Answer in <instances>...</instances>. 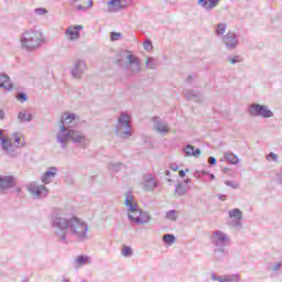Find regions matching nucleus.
Returning a JSON list of instances; mask_svg holds the SVG:
<instances>
[{"label":"nucleus","instance_id":"obj_55","mask_svg":"<svg viewBox=\"0 0 282 282\" xmlns=\"http://www.w3.org/2000/svg\"><path fill=\"white\" fill-rule=\"evenodd\" d=\"M183 184L186 186L187 184H191V178H186L183 181Z\"/></svg>","mask_w":282,"mask_h":282},{"label":"nucleus","instance_id":"obj_45","mask_svg":"<svg viewBox=\"0 0 282 282\" xmlns=\"http://www.w3.org/2000/svg\"><path fill=\"white\" fill-rule=\"evenodd\" d=\"M267 160H273V162H276L279 160V155H276V153L271 152L268 156Z\"/></svg>","mask_w":282,"mask_h":282},{"label":"nucleus","instance_id":"obj_39","mask_svg":"<svg viewBox=\"0 0 282 282\" xmlns=\"http://www.w3.org/2000/svg\"><path fill=\"white\" fill-rule=\"evenodd\" d=\"M12 135L14 138V144L18 147V149L25 145L24 143H21V137H19L18 132H14Z\"/></svg>","mask_w":282,"mask_h":282},{"label":"nucleus","instance_id":"obj_35","mask_svg":"<svg viewBox=\"0 0 282 282\" xmlns=\"http://www.w3.org/2000/svg\"><path fill=\"white\" fill-rule=\"evenodd\" d=\"M239 280V275H225V276H218L219 282H232Z\"/></svg>","mask_w":282,"mask_h":282},{"label":"nucleus","instance_id":"obj_50","mask_svg":"<svg viewBox=\"0 0 282 282\" xmlns=\"http://www.w3.org/2000/svg\"><path fill=\"white\" fill-rule=\"evenodd\" d=\"M73 29L75 32L80 33V30H83V25H75Z\"/></svg>","mask_w":282,"mask_h":282},{"label":"nucleus","instance_id":"obj_13","mask_svg":"<svg viewBox=\"0 0 282 282\" xmlns=\"http://www.w3.org/2000/svg\"><path fill=\"white\" fill-rule=\"evenodd\" d=\"M128 69L131 74H140L142 72V66L140 65V58L132 55L131 52L127 51Z\"/></svg>","mask_w":282,"mask_h":282},{"label":"nucleus","instance_id":"obj_22","mask_svg":"<svg viewBox=\"0 0 282 282\" xmlns=\"http://www.w3.org/2000/svg\"><path fill=\"white\" fill-rule=\"evenodd\" d=\"M185 98L186 100H194V102H202V93L196 90H186Z\"/></svg>","mask_w":282,"mask_h":282},{"label":"nucleus","instance_id":"obj_30","mask_svg":"<svg viewBox=\"0 0 282 282\" xmlns=\"http://www.w3.org/2000/svg\"><path fill=\"white\" fill-rule=\"evenodd\" d=\"M227 28H228V24H226V23H218L216 29H215L216 35L217 36H224V34H226Z\"/></svg>","mask_w":282,"mask_h":282},{"label":"nucleus","instance_id":"obj_27","mask_svg":"<svg viewBox=\"0 0 282 282\" xmlns=\"http://www.w3.org/2000/svg\"><path fill=\"white\" fill-rule=\"evenodd\" d=\"M188 193V186L185 185L184 183H178L175 187V195L177 197H182Z\"/></svg>","mask_w":282,"mask_h":282},{"label":"nucleus","instance_id":"obj_19","mask_svg":"<svg viewBox=\"0 0 282 282\" xmlns=\"http://www.w3.org/2000/svg\"><path fill=\"white\" fill-rule=\"evenodd\" d=\"M56 175H58V169L56 166H52L46 170L41 180L43 184H52V181L54 177H56Z\"/></svg>","mask_w":282,"mask_h":282},{"label":"nucleus","instance_id":"obj_9","mask_svg":"<svg viewBox=\"0 0 282 282\" xmlns=\"http://www.w3.org/2000/svg\"><path fill=\"white\" fill-rule=\"evenodd\" d=\"M223 44L228 52H232L239 46V39L235 32L229 31L223 36Z\"/></svg>","mask_w":282,"mask_h":282},{"label":"nucleus","instance_id":"obj_1","mask_svg":"<svg viewBox=\"0 0 282 282\" xmlns=\"http://www.w3.org/2000/svg\"><path fill=\"white\" fill-rule=\"evenodd\" d=\"M56 138L62 149H67V140H72L73 144L79 149H87V147H89V139H87L83 132L76 130H67L65 126H61Z\"/></svg>","mask_w":282,"mask_h":282},{"label":"nucleus","instance_id":"obj_17","mask_svg":"<svg viewBox=\"0 0 282 282\" xmlns=\"http://www.w3.org/2000/svg\"><path fill=\"white\" fill-rule=\"evenodd\" d=\"M10 188H14V177L0 176V195L6 193V191H10Z\"/></svg>","mask_w":282,"mask_h":282},{"label":"nucleus","instance_id":"obj_37","mask_svg":"<svg viewBox=\"0 0 282 282\" xmlns=\"http://www.w3.org/2000/svg\"><path fill=\"white\" fill-rule=\"evenodd\" d=\"M34 14L37 17H45V14H50V11H47L45 8H36L34 9Z\"/></svg>","mask_w":282,"mask_h":282},{"label":"nucleus","instance_id":"obj_53","mask_svg":"<svg viewBox=\"0 0 282 282\" xmlns=\"http://www.w3.org/2000/svg\"><path fill=\"white\" fill-rule=\"evenodd\" d=\"M178 173L181 177H186V172L184 170H181Z\"/></svg>","mask_w":282,"mask_h":282},{"label":"nucleus","instance_id":"obj_64","mask_svg":"<svg viewBox=\"0 0 282 282\" xmlns=\"http://www.w3.org/2000/svg\"><path fill=\"white\" fill-rule=\"evenodd\" d=\"M185 171H186V173H188V169H186Z\"/></svg>","mask_w":282,"mask_h":282},{"label":"nucleus","instance_id":"obj_8","mask_svg":"<svg viewBox=\"0 0 282 282\" xmlns=\"http://www.w3.org/2000/svg\"><path fill=\"white\" fill-rule=\"evenodd\" d=\"M28 191L34 199H43L50 193V189L45 185H39L34 182L28 185Z\"/></svg>","mask_w":282,"mask_h":282},{"label":"nucleus","instance_id":"obj_57","mask_svg":"<svg viewBox=\"0 0 282 282\" xmlns=\"http://www.w3.org/2000/svg\"><path fill=\"white\" fill-rule=\"evenodd\" d=\"M212 279L213 281H218L219 276H217L216 274H212Z\"/></svg>","mask_w":282,"mask_h":282},{"label":"nucleus","instance_id":"obj_56","mask_svg":"<svg viewBox=\"0 0 282 282\" xmlns=\"http://www.w3.org/2000/svg\"><path fill=\"white\" fill-rule=\"evenodd\" d=\"M94 6V0H88V8H93Z\"/></svg>","mask_w":282,"mask_h":282},{"label":"nucleus","instance_id":"obj_28","mask_svg":"<svg viewBox=\"0 0 282 282\" xmlns=\"http://www.w3.org/2000/svg\"><path fill=\"white\" fill-rule=\"evenodd\" d=\"M18 119L20 122H32V113L28 112V110L21 111L18 115Z\"/></svg>","mask_w":282,"mask_h":282},{"label":"nucleus","instance_id":"obj_14","mask_svg":"<svg viewBox=\"0 0 282 282\" xmlns=\"http://www.w3.org/2000/svg\"><path fill=\"white\" fill-rule=\"evenodd\" d=\"M141 186L143 191L153 192L159 186L158 180H155V176H153L152 174H145L142 177Z\"/></svg>","mask_w":282,"mask_h":282},{"label":"nucleus","instance_id":"obj_2","mask_svg":"<svg viewBox=\"0 0 282 282\" xmlns=\"http://www.w3.org/2000/svg\"><path fill=\"white\" fill-rule=\"evenodd\" d=\"M51 226L55 237H57L59 241L67 243V235H69L72 218H66L63 214L53 213L51 216Z\"/></svg>","mask_w":282,"mask_h":282},{"label":"nucleus","instance_id":"obj_6","mask_svg":"<svg viewBox=\"0 0 282 282\" xmlns=\"http://www.w3.org/2000/svg\"><path fill=\"white\" fill-rule=\"evenodd\" d=\"M115 133L122 140H127L133 135L131 132V117L127 112H121Z\"/></svg>","mask_w":282,"mask_h":282},{"label":"nucleus","instance_id":"obj_46","mask_svg":"<svg viewBox=\"0 0 282 282\" xmlns=\"http://www.w3.org/2000/svg\"><path fill=\"white\" fill-rule=\"evenodd\" d=\"M275 181L280 186H282V170L276 174Z\"/></svg>","mask_w":282,"mask_h":282},{"label":"nucleus","instance_id":"obj_11","mask_svg":"<svg viewBox=\"0 0 282 282\" xmlns=\"http://www.w3.org/2000/svg\"><path fill=\"white\" fill-rule=\"evenodd\" d=\"M61 122L62 127H65L66 130L69 131L67 127L74 129V127H77L78 122H80V118H78L76 113L66 112L62 115Z\"/></svg>","mask_w":282,"mask_h":282},{"label":"nucleus","instance_id":"obj_49","mask_svg":"<svg viewBox=\"0 0 282 282\" xmlns=\"http://www.w3.org/2000/svg\"><path fill=\"white\" fill-rule=\"evenodd\" d=\"M6 119V111L3 109H0V120Z\"/></svg>","mask_w":282,"mask_h":282},{"label":"nucleus","instance_id":"obj_24","mask_svg":"<svg viewBox=\"0 0 282 282\" xmlns=\"http://www.w3.org/2000/svg\"><path fill=\"white\" fill-rule=\"evenodd\" d=\"M0 87L2 89H12V82H10V76L8 74H0Z\"/></svg>","mask_w":282,"mask_h":282},{"label":"nucleus","instance_id":"obj_54","mask_svg":"<svg viewBox=\"0 0 282 282\" xmlns=\"http://www.w3.org/2000/svg\"><path fill=\"white\" fill-rule=\"evenodd\" d=\"M218 199H220L221 202H226V195H224V194L219 195Z\"/></svg>","mask_w":282,"mask_h":282},{"label":"nucleus","instance_id":"obj_4","mask_svg":"<svg viewBox=\"0 0 282 282\" xmlns=\"http://www.w3.org/2000/svg\"><path fill=\"white\" fill-rule=\"evenodd\" d=\"M20 42L23 50L34 52V50H39L43 43V33L36 30L25 31L22 33Z\"/></svg>","mask_w":282,"mask_h":282},{"label":"nucleus","instance_id":"obj_44","mask_svg":"<svg viewBox=\"0 0 282 282\" xmlns=\"http://www.w3.org/2000/svg\"><path fill=\"white\" fill-rule=\"evenodd\" d=\"M225 184H226V186H230V188H234V189L239 188V183L227 181V182H225Z\"/></svg>","mask_w":282,"mask_h":282},{"label":"nucleus","instance_id":"obj_40","mask_svg":"<svg viewBox=\"0 0 282 282\" xmlns=\"http://www.w3.org/2000/svg\"><path fill=\"white\" fill-rule=\"evenodd\" d=\"M143 48L145 52H151L153 50V43L150 40H145L143 43Z\"/></svg>","mask_w":282,"mask_h":282},{"label":"nucleus","instance_id":"obj_20","mask_svg":"<svg viewBox=\"0 0 282 282\" xmlns=\"http://www.w3.org/2000/svg\"><path fill=\"white\" fill-rule=\"evenodd\" d=\"M126 206L128 208V215H135L140 208H138V203H135L133 195L127 194Z\"/></svg>","mask_w":282,"mask_h":282},{"label":"nucleus","instance_id":"obj_43","mask_svg":"<svg viewBox=\"0 0 282 282\" xmlns=\"http://www.w3.org/2000/svg\"><path fill=\"white\" fill-rule=\"evenodd\" d=\"M228 61L231 65H237V63H241V56L236 55L235 57H228Z\"/></svg>","mask_w":282,"mask_h":282},{"label":"nucleus","instance_id":"obj_47","mask_svg":"<svg viewBox=\"0 0 282 282\" xmlns=\"http://www.w3.org/2000/svg\"><path fill=\"white\" fill-rule=\"evenodd\" d=\"M281 265H282V263H281V262H276L275 264H273V265H272V270H273V272L279 271V270L281 269Z\"/></svg>","mask_w":282,"mask_h":282},{"label":"nucleus","instance_id":"obj_63","mask_svg":"<svg viewBox=\"0 0 282 282\" xmlns=\"http://www.w3.org/2000/svg\"><path fill=\"white\" fill-rule=\"evenodd\" d=\"M62 282H69V280H67V279H63V280H62Z\"/></svg>","mask_w":282,"mask_h":282},{"label":"nucleus","instance_id":"obj_21","mask_svg":"<svg viewBox=\"0 0 282 282\" xmlns=\"http://www.w3.org/2000/svg\"><path fill=\"white\" fill-rule=\"evenodd\" d=\"M183 151L185 153V158H199V155H202V150L195 149V147L191 144H187Z\"/></svg>","mask_w":282,"mask_h":282},{"label":"nucleus","instance_id":"obj_3","mask_svg":"<svg viewBox=\"0 0 282 282\" xmlns=\"http://www.w3.org/2000/svg\"><path fill=\"white\" fill-rule=\"evenodd\" d=\"M68 235L80 243L89 241V225L85 220H80V218L73 217L70 218Z\"/></svg>","mask_w":282,"mask_h":282},{"label":"nucleus","instance_id":"obj_36","mask_svg":"<svg viewBox=\"0 0 282 282\" xmlns=\"http://www.w3.org/2000/svg\"><path fill=\"white\" fill-rule=\"evenodd\" d=\"M109 169H110V171H115L116 173H119V171H122V169H124V164H122V163H110Z\"/></svg>","mask_w":282,"mask_h":282},{"label":"nucleus","instance_id":"obj_41","mask_svg":"<svg viewBox=\"0 0 282 282\" xmlns=\"http://www.w3.org/2000/svg\"><path fill=\"white\" fill-rule=\"evenodd\" d=\"M17 100H19V102H25L28 100V94L25 93H19L15 96Z\"/></svg>","mask_w":282,"mask_h":282},{"label":"nucleus","instance_id":"obj_52","mask_svg":"<svg viewBox=\"0 0 282 282\" xmlns=\"http://www.w3.org/2000/svg\"><path fill=\"white\" fill-rule=\"evenodd\" d=\"M76 10L83 11V10H87V8L84 7V6H82V4H78V6L76 7Z\"/></svg>","mask_w":282,"mask_h":282},{"label":"nucleus","instance_id":"obj_16","mask_svg":"<svg viewBox=\"0 0 282 282\" xmlns=\"http://www.w3.org/2000/svg\"><path fill=\"white\" fill-rule=\"evenodd\" d=\"M131 3V0H110L108 2V12H120V10H124L127 6Z\"/></svg>","mask_w":282,"mask_h":282},{"label":"nucleus","instance_id":"obj_48","mask_svg":"<svg viewBox=\"0 0 282 282\" xmlns=\"http://www.w3.org/2000/svg\"><path fill=\"white\" fill-rule=\"evenodd\" d=\"M208 163L212 165V166H215V164H217V159H215L214 156H210L208 159Z\"/></svg>","mask_w":282,"mask_h":282},{"label":"nucleus","instance_id":"obj_15","mask_svg":"<svg viewBox=\"0 0 282 282\" xmlns=\"http://www.w3.org/2000/svg\"><path fill=\"white\" fill-rule=\"evenodd\" d=\"M85 69H87V64L83 59H77L70 69V74L73 78L80 80L83 78V74H85Z\"/></svg>","mask_w":282,"mask_h":282},{"label":"nucleus","instance_id":"obj_51","mask_svg":"<svg viewBox=\"0 0 282 282\" xmlns=\"http://www.w3.org/2000/svg\"><path fill=\"white\" fill-rule=\"evenodd\" d=\"M171 171H177L180 166L177 164L170 165Z\"/></svg>","mask_w":282,"mask_h":282},{"label":"nucleus","instance_id":"obj_29","mask_svg":"<svg viewBox=\"0 0 282 282\" xmlns=\"http://www.w3.org/2000/svg\"><path fill=\"white\" fill-rule=\"evenodd\" d=\"M225 159L229 164L237 165L239 164V156L235 155L232 152L225 153Z\"/></svg>","mask_w":282,"mask_h":282},{"label":"nucleus","instance_id":"obj_32","mask_svg":"<svg viewBox=\"0 0 282 282\" xmlns=\"http://www.w3.org/2000/svg\"><path fill=\"white\" fill-rule=\"evenodd\" d=\"M145 67L148 69H155V67H158V59L153 57H147Z\"/></svg>","mask_w":282,"mask_h":282},{"label":"nucleus","instance_id":"obj_59","mask_svg":"<svg viewBox=\"0 0 282 282\" xmlns=\"http://www.w3.org/2000/svg\"><path fill=\"white\" fill-rule=\"evenodd\" d=\"M80 0H70V3H78Z\"/></svg>","mask_w":282,"mask_h":282},{"label":"nucleus","instance_id":"obj_10","mask_svg":"<svg viewBox=\"0 0 282 282\" xmlns=\"http://www.w3.org/2000/svg\"><path fill=\"white\" fill-rule=\"evenodd\" d=\"M129 221H132L133 224H139L140 226L144 224H149L151 221L152 217L149 215V212H143L139 209L134 215L128 214Z\"/></svg>","mask_w":282,"mask_h":282},{"label":"nucleus","instance_id":"obj_5","mask_svg":"<svg viewBox=\"0 0 282 282\" xmlns=\"http://www.w3.org/2000/svg\"><path fill=\"white\" fill-rule=\"evenodd\" d=\"M212 243L216 247L214 250V257L217 261H221L224 257L228 254L226 252V246L230 243V237L221 230H217L212 236Z\"/></svg>","mask_w":282,"mask_h":282},{"label":"nucleus","instance_id":"obj_58","mask_svg":"<svg viewBox=\"0 0 282 282\" xmlns=\"http://www.w3.org/2000/svg\"><path fill=\"white\" fill-rule=\"evenodd\" d=\"M3 138V130L0 129V140Z\"/></svg>","mask_w":282,"mask_h":282},{"label":"nucleus","instance_id":"obj_25","mask_svg":"<svg viewBox=\"0 0 282 282\" xmlns=\"http://www.w3.org/2000/svg\"><path fill=\"white\" fill-rule=\"evenodd\" d=\"M1 142H2V150L6 151L8 155H12V140L10 138H3L1 137Z\"/></svg>","mask_w":282,"mask_h":282},{"label":"nucleus","instance_id":"obj_60","mask_svg":"<svg viewBox=\"0 0 282 282\" xmlns=\"http://www.w3.org/2000/svg\"><path fill=\"white\" fill-rule=\"evenodd\" d=\"M202 174H203V175H209V173L206 172V171H202Z\"/></svg>","mask_w":282,"mask_h":282},{"label":"nucleus","instance_id":"obj_33","mask_svg":"<svg viewBox=\"0 0 282 282\" xmlns=\"http://www.w3.org/2000/svg\"><path fill=\"white\" fill-rule=\"evenodd\" d=\"M166 219L170 221H177V210L171 209L165 214Z\"/></svg>","mask_w":282,"mask_h":282},{"label":"nucleus","instance_id":"obj_38","mask_svg":"<svg viewBox=\"0 0 282 282\" xmlns=\"http://www.w3.org/2000/svg\"><path fill=\"white\" fill-rule=\"evenodd\" d=\"M163 241L165 243H175V236L171 234H166L163 236Z\"/></svg>","mask_w":282,"mask_h":282},{"label":"nucleus","instance_id":"obj_18","mask_svg":"<svg viewBox=\"0 0 282 282\" xmlns=\"http://www.w3.org/2000/svg\"><path fill=\"white\" fill-rule=\"evenodd\" d=\"M154 130L156 133H170L171 127L164 120L160 119V117H154Z\"/></svg>","mask_w":282,"mask_h":282},{"label":"nucleus","instance_id":"obj_31","mask_svg":"<svg viewBox=\"0 0 282 282\" xmlns=\"http://www.w3.org/2000/svg\"><path fill=\"white\" fill-rule=\"evenodd\" d=\"M91 258L87 257V256H79L75 259V264L77 265V268H80V265H85L86 263H88V261H90Z\"/></svg>","mask_w":282,"mask_h":282},{"label":"nucleus","instance_id":"obj_61","mask_svg":"<svg viewBox=\"0 0 282 282\" xmlns=\"http://www.w3.org/2000/svg\"><path fill=\"white\" fill-rule=\"evenodd\" d=\"M210 180H215V174H209Z\"/></svg>","mask_w":282,"mask_h":282},{"label":"nucleus","instance_id":"obj_12","mask_svg":"<svg viewBox=\"0 0 282 282\" xmlns=\"http://www.w3.org/2000/svg\"><path fill=\"white\" fill-rule=\"evenodd\" d=\"M229 219H232L229 225L231 228H241L243 224L241 223L243 220V212L239 208H234L229 210Z\"/></svg>","mask_w":282,"mask_h":282},{"label":"nucleus","instance_id":"obj_62","mask_svg":"<svg viewBox=\"0 0 282 282\" xmlns=\"http://www.w3.org/2000/svg\"><path fill=\"white\" fill-rule=\"evenodd\" d=\"M165 175H171V171L166 170Z\"/></svg>","mask_w":282,"mask_h":282},{"label":"nucleus","instance_id":"obj_7","mask_svg":"<svg viewBox=\"0 0 282 282\" xmlns=\"http://www.w3.org/2000/svg\"><path fill=\"white\" fill-rule=\"evenodd\" d=\"M248 113L251 118H274V112L270 110L268 105L250 104L248 106Z\"/></svg>","mask_w":282,"mask_h":282},{"label":"nucleus","instance_id":"obj_26","mask_svg":"<svg viewBox=\"0 0 282 282\" xmlns=\"http://www.w3.org/2000/svg\"><path fill=\"white\" fill-rule=\"evenodd\" d=\"M66 36H68V41H78L80 39V33L78 31H75L74 28L68 26L65 31Z\"/></svg>","mask_w":282,"mask_h":282},{"label":"nucleus","instance_id":"obj_42","mask_svg":"<svg viewBox=\"0 0 282 282\" xmlns=\"http://www.w3.org/2000/svg\"><path fill=\"white\" fill-rule=\"evenodd\" d=\"M110 39H111V41H120V39H122V33L111 32Z\"/></svg>","mask_w":282,"mask_h":282},{"label":"nucleus","instance_id":"obj_34","mask_svg":"<svg viewBox=\"0 0 282 282\" xmlns=\"http://www.w3.org/2000/svg\"><path fill=\"white\" fill-rule=\"evenodd\" d=\"M122 257H133V249L131 247L123 245L121 249Z\"/></svg>","mask_w":282,"mask_h":282},{"label":"nucleus","instance_id":"obj_23","mask_svg":"<svg viewBox=\"0 0 282 282\" xmlns=\"http://www.w3.org/2000/svg\"><path fill=\"white\" fill-rule=\"evenodd\" d=\"M198 6H202L205 10H213L219 6V0H198Z\"/></svg>","mask_w":282,"mask_h":282}]
</instances>
